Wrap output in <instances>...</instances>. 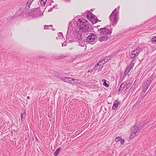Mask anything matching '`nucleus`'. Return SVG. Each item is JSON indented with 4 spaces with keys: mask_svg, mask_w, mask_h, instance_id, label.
Instances as JSON below:
<instances>
[{
    "mask_svg": "<svg viewBox=\"0 0 156 156\" xmlns=\"http://www.w3.org/2000/svg\"><path fill=\"white\" fill-rule=\"evenodd\" d=\"M119 8L120 6H119L118 8H115L109 16L110 23L114 27L116 25L118 22L117 17L118 16Z\"/></svg>",
    "mask_w": 156,
    "mask_h": 156,
    "instance_id": "f03ea898",
    "label": "nucleus"
},
{
    "mask_svg": "<svg viewBox=\"0 0 156 156\" xmlns=\"http://www.w3.org/2000/svg\"><path fill=\"white\" fill-rule=\"evenodd\" d=\"M97 36L96 35L93 33H90L86 38V41L90 44H94L96 41Z\"/></svg>",
    "mask_w": 156,
    "mask_h": 156,
    "instance_id": "20e7f679",
    "label": "nucleus"
},
{
    "mask_svg": "<svg viewBox=\"0 0 156 156\" xmlns=\"http://www.w3.org/2000/svg\"><path fill=\"white\" fill-rule=\"evenodd\" d=\"M26 117V112H25L21 113V121H23Z\"/></svg>",
    "mask_w": 156,
    "mask_h": 156,
    "instance_id": "f3484780",
    "label": "nucleus"
},
{
    "mask_svg": "<svg viewBox=\"0 0 156 156\" xmlns=\"http://www.w3.org/2000/svg\"><path fill=\"white\" fill-rule=\"evenodd\" d=\"M126 85V84H125L124 83H122V84H121V86H120L119 88L118 89V91H120L121 90H122L123 89Z\"/></svg>",
    "mask_w": 156,
    "mask_h": 156,
    "instance_id": "aec40b11",
    "label": "nucleus"
},
{
    "mask_svg": "<svg viewBox=\"0 0 156 156\" xmlns=\"http://www.w3.org/2000/svg\"><path fill=\"white\" fill-rule=\"evenodd\" d=\"M103 67V66H101V64L98 62L95 66L94 69V70H98V71H100L102 69Z\"/></svg>",
    "mask_w": 156,
    "mask_h": 156,
    "instance_id": "9d476101",
    "label": "nucleus"
},
{
    "mask_svg": "<svg viewBox=\"0 0 156 156\" xmlns=\"http://www.w3.org/2000/svg\"><path fill=\"white\" fill-rule=\"evenodd\" d=\"M40 58H44V57L42 56Z\"/></svg>",
    "mask_w": 156,
    "mask_h": 156,
    "instance_id": "c03bdc74",
    "label": "nucleus"
},
{
    "mask_svg": "<svg viewBox=\"0 0 156 156\" xmlns=\"http://www.w3.org/2000/svg\"><path fill=\"white\" fill-rule=\"evenodd\" d=\"M62 79L65 82H66L72 84H76L78 83L77 80L71 77L64 78Z\"/></svg>",
    "mask_w": 156,
    "mask_h": 156,
    "instance_id": "0eeeda50",
    "label": "nucleus"
},
{
    "mask_svg": "<svg viewBox=\"0 0 156 156\" xmlns=\"http://www.w3.org/2000/svg\"><path fill=\"white\" fill-rule=\"evenodd\" d=\"M93 14L91 12H89L87 13V16L88 19H90L91 17L93 16Z\"/></svg>",
    "mask_w": 156,
    "mask_h": 156,
    "instance_id": "412c9836",
    "label": "nucleus"
},
{
    "mask_svg": "<svg viewBox=\"0 0 156 156\" xmlns=\"http://www.w3.org/2000/svg\"><path fill=\"white\" fill-rule=\"evenodd\" d=\"M142 129L139 127L134 126L131 128V134L129 138L132 139L134 136H137Z\"/></svg>",
    "mask_w": 156,
    "mask_h": 156,
    "instance_id": "7ed1b4c3",
    "label": "nucleus"
},
{
    "mask_svg": "<svg viewBox=\"0 0 156 156\" xmlns=\"http://www.w3.org/2000/svg\"><path fill=\"white\" fill-rule=\"evenodd\" d=\"M120 143L121 144H123L125 142V140L124 139H121V140H120Z\"/></svg>",
    "mask_w": 156,
    "mask_h": 156,
    "instance_id": "f704fd0d",
    "label": "nucleus"
},
{
    "mask_svg": "<svg viewBox=\"0 0 156 156\" xmlns=\"http://www.w3.org/2000/svg\"><path fill=\"white\" fill-rule=\"evenodd\" d=\"M139 52H137V51H136L135 50L132 51L131 52V58H135L139 55Z\"/></svg>",
    "mask_w": 156,
    "mask_h": 156,
    "instance_id": "9b49d317",
    "label": "nucleus"
},
{
    "mask_svg": "<svg viewBox=\"0 0 156 156\" xmlns=\"http://www.w3.org/2000/svg\"><path fill=\"white\" fill-rule=\"evenodd\" d=\"M95 16L93 15V16L92 17H91L90 18V22H92V23L94 24L98 22V19L97 18L96 19L95 18Z\"/></svg>",
    "mask_w": 156,
    "mask_h": 156,
    "instance_id": "ddd939ff",
    "label": "nucleus"
},
{
    "mask_svg": "<svg viewBox=\"0 0 156 156\" xmlns=\"http://www.w3.org/2000/svg\"><path fill=\"white\" fill-rule=\"evenodd\" d=\"M121 137L120 136L117 137L115 138V141L116 142H118L120 141V140H121Z\"/></svg>",
    "mask_w": 156,
    "mask_h": 156,
    "instance_id": "cd10ccee",
    "label": "nucleus"
},
{
    "mask_svg": "<svg viewBox=\"0 0 156 156\" xmlns=\"http://www.w3.org/2000/svg\"><path fill=\"white\" fill-rule=\"evenodd\" d=\"M67 45L66 43V42H64L62 44V46H65Z\"/></svg>",
    "mask_w": 156,
    "mask_h": 156,
    "instance_id": "4c0bfd02",
    "label": "nucleus"
},
{
    "mask_svg": "<svg viewBox=\"0 0 156 156\" xmlns=\"http://www.w3.org/2000/svg\"><path fill=\"white\" fill-rule=\"evenodd\" d=\"M155 17H156V16H155Z\"/></svg>",
    "mask_w": 156,
    "mask_h": 156,
    "instance_id": "de8ad7c7",
    "label": "nucleus"
},
{
    "mask_svg": "<svg viewBox=\"0 0 156 156\" xmlns=\"http://www.w3.org/2000/svg\"><path fill=\"white\" fill-rule=\"evenodd\" d=\"M103 85L106 87H108L109 86V85L106 82L103 83Z\"/></svg>",
    "mask_w": 156,
    "mask_h": 156,
    "instance_id": "72a5a7b5",
    "label": "nucleus"
},
{
    "mask_svg": "<svg viewBox=\"0 0 156 156\" xmlns=\"http://www.w3.org/2000/svg\"><path fill=\"white\" fill-rule=\"evenodd\" d=\"M53 8H51L48 10V12H51Z\"/></svg>",
    "mask_w": 156,
    "mask_h": 156,
    "instance_id": "a19ab883",
    "label": "nucleus"
},
{
    "mask_svg": "<svg viewBox=\"0 0 156 156\" xmlns=\"http://www.w3.org/2000/svg\"><path fill=\"white\" fill-rule=\"evenodd\" d=\"M134 65H133L131 64V63L127 67L130 70L131 69L133 68V66Z\"/></svg>",
    "mask_w": 156,
    "mask_h": 156,
    "instance_id": "7c9ffc66",
    "label": "nucleus"
},
{
    "mask_svg": "<svg viewBox=\"0 0 156 156\" xmlns=\"http://www.w3.org/2000/svg\"><path fill=\"white\" fill-rule=\"evenodd\" d=\"M79 43V45L81 47H84L85 46L86 47L85 45V42L82 40L78 42Z\"/></svg>",
    "mask_w": 156,
    "mask_h": 156,
    "instance_id": "6ab92c4d",
    "label": "nucleus"
},
{
    "mask_svg": "<svg viewBox=\"0 0 156 156\" xmlns=\"http://www.w3.org/2000/svg\"><path fill=\"white\" fill-rule=\"evenodd\" d=\"M71 29H70L69 30V28H68V31L67 32V33L66 35V38H67V37L69 36L70 35V34L71 33Z\"/></svg>",
    "mask_w": 156,
    "mask_h": 156,
    "instance_id": "b1692460",
    "label": "nucleus"
},
{
    "mask_svg": "<svg viewBox=\"0 0 156 156\" xmlns=\"http://www.w3.org/2000/svg\"><path fill=\"white\" fill-rule=\"evenodd\" d=\"M76 25L79 30L82 32L90 31L91 30V26L88 22L84 18L79 19L76 23Z\"/></svg>",
    "mask_w": 156,
    "mask_h": 156,
    "instance_id": "f257e3e1",
    "label": "nucleus"
},
{
    "mask_svg": "<svg viewBox=\"0 0 156 156\" xmlns=\"http://www.w3.org/2000/svg\"><path fill=\"white\" fill-rule=\"evenodd\" d=\"M32 3V1L31 0H28L27 4L25 6L23 7V12H27V11L30 8V5Z\"/></svg>",
    "mask_w": 156,
    "mask_h": 156,
    "instance_id": "1a4fd4ad",
    "label": "nucleus"
},
{
    "mask_svg": "<svg viewBox=\"0 0 156 156\" xmlns=\"http://www.w3.org/2000/svg\"><path fill=\"white\" fill-rule=\"evenodd\" d=\"M82 34L81 33L76 32L74 36L73 40L72 41H74V42L77 41V42L80 41L82 40Z\"/></svg>",
    "mask_w": 156,
    "mask_h": 156,
    "instance_id": "6e6552de",
    "label": "nucleus"
},
{
    "mask_svg": "<svg viewBox=\"0 0 156 156\" xmlns=\"http://www.w3.org/2000/svg\"><path fill=\"white\" fill-rule=\"evenodd\" d=\"M58 35L59 36H62L63 35L62 33L61 32H59V33L58 34Z\"/></svg>",
    "mask_w": 156,
    "mask_h": 156,
    "instance_id": "ea45409f",
    "label": "nucleus"
},
{
    "mask_svg": "<svg viewBox=\"0 0 156 156\" xmlns=\"http://www.w3.org/2000/svg\"><path fill=\"white\" fill-rule=\"evenodd\" d=\"M133 59L131 61V63L133 65H134L135 63L136 62V58H133Z\"/></svg>",
    "mask_w": 156,
    "mask_h": 156,
    "instance_id": "c756f323",
    "label": "nucleus"
},
{
    "mask_svg": "<svg viewBox=\"0 0 156 156\" xmlns=\"http://www.w3.org/2000/svg\"><path fill=\"white\" fill-rule=\"evenodd\" d=\"M47 1V0H40V2L41 5L42 6H44L45 4V3Z\"/></svg>",
    "mask_w": 156,
    "mask_h": 156,
    "instance_id": "4be33fe9",
    "label": "nucleus"
},
{
    "mask_svg": "<svg viewBox=\"0 0 156 156\" xmlns=\"http://www.w3.org/2000/svg\"><path fill=\"white\" fill-rule=\"evenodd\" d=\"M55 7H56V6H55V5L54 6H53V8H54Z\"/></svg>",
    "mask_w": 156,
    "mask_h": 156,
    "instance_id": "a18cd8bd",
    "label": "nucleus"
},
{
    "mask_svg": "<svg viewBox=\"0 0 156 156\" xmlns=\"http://www.w3.org/2000/svg\"><path fill=\"white\" fill-rule=\"evenodd\" d=\"M52 26V25H46L44 26V29H51V27Z\"/></svg>",
    "mask_w": 156,
    "mask_h": 156,
    "instance_id": "a878e982",
    "label": "nucleus"
},
{
    "mask_svg": "<svg viewBox=\"0 0 156 156\" xmlns=\"http://www.w3.org/2000/svg\"><path fill=\"white\" fill-rule=\"evenodd\" d=\"M119 102L118 100H115L114 103L112 108L113 110H115L116 109L118 106Z\"/></svg>",
    "mask_w": 156,
    "mask_h": 156,
    "instance_id": "4468645a",
    "label": "nucleus"
},
{
    "mask_svg": "<svg viewBox=\"0 0 156 156\" xmlns=\"http://www.w3.org/2000/svg\"><path fill=\"white\" fill-rule=\"evenodd\" d=\"M110 38L109 36L105 35H101V37H99L98 40L100 41H107Z\"/></svg>",
    "mask_w": 156,
    "mask_h": 156,
    "instance_id": "f8f14e48",
    "label": "nucleus"
},
{
    "mask_svg": "<svg viewBox=\"0 0 156 156\" xmlns=\"http://www.w3.org/2000/svg\"><path fill=\"white\" fill-rule=\"evenodd\" d=\"M106 57V58L108 59V61L109 60H110L111 58V56H108Z\"/></svg>",
    "mask_w": 156,
    "mask_h": 156,
    "instance_id": "58836bf2",
    "label": "nucleus"
},
{
    "mask_svg": "<svg viewBox=\"0 0 156 156\" xmlns=\"http://www.w3.org/2000/svg\"><path fill=\"white\" fill-rule=\"evenodd\" d=\"M68 38V39L69 40V41H70V42H74V41H72V40H73V39H72V38H71V37H67V38Z\"/></svg>",
    "mask_w": 156,
    "mask_h": 156,
    "instance_id": "e433bc0d",
    "label": "nucleus"
},
{
    "mask_svg": "<svg viewBox=\"0 0 156 156\" xmlns=\"http://www.w3.org/2000/svg\"><path fill=\"white\" fill-rule=\"evenodd\" d=\"M152 77H150L145 82V85L149 87L152 80Z\"/></svg>",
    "mask_w": 156,
    "mask_h": 156,
    "instance_id": "2eb2a0df",
    "label": "nucleus"
},
{
    "mask_svg": "<svg viewBox=\"0 0 156 156\" xmlns=\"http://www.w3.org/2000/svg\"><path fill=\"white\" fill-rule=\"evenodd\" d=\"M31 1H32V2L33 1V0H31Z\"/></svg>",
    "mask_w": 156,
    "mask_h": 156,
    "instance_id": "49530a36",
    "label": "nucleus"
},
{
    "mask_svg": "<svg viewBox=\"0 0 156 156\" xmlns=\"http://www.w3.org/2000/svg\"><path fill=\"white\" fill-rule=\"evenodd\" d=\"M156 38H155V37H153L151 39V41L153 43H154L156 42V40H155Z\"/></svg>",
    "mask_w": 156,
    "mask_h": 156,
    "instance_id": "2f4dec72",
    "label": "nucleus"
},
{
    "mask_svg": "<svg viewBox=\"0 0 156 156\" xmlns=\"http://www.w3.org/2000/svg\"><path fill=\"white\" fill-rule=\"evenodd\" d=\"M103 61H104V62L102 63L103 64L105 63L108 61V59L106 58V57L103 58V60L101 59L98 62L99 63H102Z\"/></svg>",
    "mask_w": 156,
    "mask_h": 156,
    "instance_id": "dca6fc26",
    "label": "nucleus"
},
{
    "mask_svg": "<svg viewBox=\"0 0 156 156\" xmlns=\"http://www.w3.org/2000/svg\"><path fill=\"white\" fill-rule=\"evenodd\" d=\"M148 87H148L147 86H146L145 85H144L143 87V89H142L143 91L144 92H145L147 91V89L148 88Z\"/></svg>",
    "mask_w": 156,
    "mask_h": 156,
    "instance_id": "5701e85b",
    "label": "nucleus"
},
{
    "mask_svg": "<svg viewBox=\"0 0 156 156\" xmlns=\"http://www.w3.org/2000/svg\"><path fill=\"white\" fill-rule=\"evenodd\" d=\"M131 83H128L126 86V88L127 89V88H129L131 86Z\"/></svg>",
    "mask_w": 156,
    "mask_h": 156,
    "instance_id": "473e14b6",
    "label": "nucleus"
},
{
    "mask_svg": "<svg viewBox=\"0 0 156 156\" xmlns=\"http://www.w3.org/2000/svg\"><path fill=\"white\" fill-rule=\"evenodd\" d=\"M102 81L104 82V83H105V82H106V80L105 79H102Z\"/></svg>",
    "mask_w": 156,
    "mask_h": 156,
    "instance_id": "79ce46f5",
    "label": "nucleus"
},
{
    "mask_svg": "<svg viewBox=\"0 0 156 156\" xmlns=\"http://www.w3.org/2000/svg\"><path fill=\"white\" fill-rule=\"evenodd\" d=\"M30 12V13H29V14L31 16L32 18H33L39 17V14H40V12L39 11L38 8H34L32 11Z\"/></svg>",
    "mask_w": 156,
    "mask_h": 156,
    "instance_id": "423d86ee",
    "label": "nucleus"
},
{
    "mask_svg": "<svg viewBox=\"0 0 156 156\" xmlns=\"http://www.w3.org/2000/svg\"><path fill=\"white\" fill-rule=\"evenodd\" d=\"M111 30H109L105 27L101 28L100 30V34L101 35H105L110 37V34L112 33V29H111Z\"/></svg>",
    "mask_w": 156,
    "mask_h": 156,
    "instance_id": "39448f33",
    "label": "nucleus"
},
{
    "mask_svg": "<svg viewBox=\"0 0 156 156\" xmlns=\"http://www.w3.org/2000/svg\"><path fill=\"white\" fill-rule=\"evenodd\" d=\"M27 98L28 99H30V97H29V96H28V97H27Z\"/></svg>",
    "mask_w": 156,
    "mask_h": 156,
    "instance_id": "37998d69",
    "label": "nucleus"
},
{
    "mask_svg": "<svg viewBox=\"0 0 156 156\" xmlns=\"http://www.w3.org/2000/svg\"><path fill=\"white\" fill-rule=\"evenodd\" d=\"M130 70L129 69H128L127 67H126V68L125 70L124 74L126 75L128 74V73L129 72Z\"/></svg>",
    "mask_w": 156,
    "mask_h": 156,
    "instance_id": "393cba45",
    "label": "nucleus"
},
{
    "mask_svg": "<svg viewBox=\"0 0 156 156\" xmlns=\"http://www.w3.org/2000/svg\"><path fill=\"white\" fill-rule=\"evenodd\" d=\"M135 50L137 51V52H139L140 53V52L142 51L143 49L142 48H140V47H138Z\"/></svg>",
    "mask_w": 156,
    "mask_h": 156,
    "instance_id": "c85d7f7f",
    "label": "nucleus"
},
{
    "mask_svg": "<svg viewBox=\"0 0 156 156\" xmlns=\"http://www.w3.org/2000/svg\"><path fill=\"white\" fill-rule=\"evenodd\" d=\"M61 149V147H58V148L55 151V152L54 153V154L55 156H57Z\"/></svg>",
    "mask_w": 156,
    "mask_h": 156,
    "instance_id": "a211bd4d",
    "label": "nucleus"
},
{
    "mask_svg": "<svg viewBox=\"0 0 156 156\" xmlns=\"http://www.w3.org/2000/svg\"><path fill=\"white\" fill-rule=\"evenodd\" d=\"M65 57V56H63V55L57 57L56 59L58 60H61L63 59Z\"/></svg>",
    "mask_w": 156,
    "mask_h": 156,
    "instance_id": "bb28decb",
    "label": "nucleus"
},
{
    "mask_svg": "<svg viewBox=\"0 0 156 156\" xmlns=\"http://www.w3.org/2000/svg\"><path fill=\"white\" fill-rule=\"evenodd\" d=\"M68 38V39L69 40V41H70V42H74V41H72V40H73V39H72V38H71V37H67V38Z\"/></svg>",
    "mask_w": 156,
    "mask_h": 156,
    "instance_id": "c9c22d12",
    "label": "nucleus"
}]
</instances>
